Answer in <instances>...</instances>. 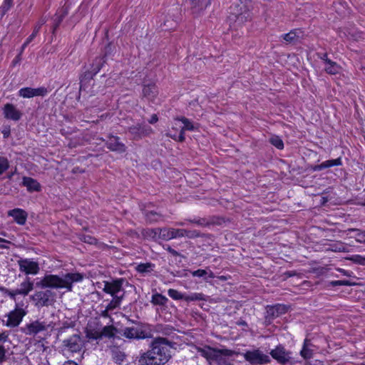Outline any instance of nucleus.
<instances>
[{"mask_svg":"<svg viewBox=\"0 0 365 365\" xmlns=\"http://www.w3.org/2000/svg\"><path fill=\"white\" fill-rule=\"evenodd\" d=\"M9 168V160L6 157L0 155V175L7 170Z\"/></svg>","mask_w":365,"mask_h":365,"instance_id":"c03bdc74","label":"nucleus"},{"mask_svg":"<svg viewBox=\"0 0 365 365\" xmlns=\"http://www.w3.org/2000/svg\"><path fill=\"white\" fill-rule=\"evenodd\" d=\"M8 215L12 217L14 221L20 225H24L26 223L28 217L26 212L20 208L9 210Z\"/></svg>","mask_w":365,"mask_h":365,"instance_id":"aec40b11","label":"nucleus"},{"mask_svg":"<svg viewBox=\"0 0 365 365\" xmlns=\"http://www.w3.org/2000/svg\"><path fill=\"white\" fill-rule=\"evenodd\" d=\"M252 18L250 5L247 2L240 0V2L233 4L230 7L228 21L231 29L237 31L243 25L250 21Z\"/></svg>","mask_w":365,"mask_h":365,"instance_id":"7ed1b4c3","label":"nucleus"},{"mask_svg":"<svg viewBox=\"0 0 365 365\" xmlns=\"http://www.w3.org/2000/svg\"><path fill=\"white\" fill-rule=\"evenodd\" d=\"M19 94L23 98H30L34 97V88H23L19 90Z\"/></svg>","mask_w":365,"mask_h":365,"instance_id":"79ce46f5","label":"nucleus"},{"mask_svg":"<svg viewBox=\"0 0 365 365\" xmlns=\"http://www.w3.org/2000/svg\"><path fill=\"white\" fill-rule=\"evenodd\" d=\"M283 39L287 43H294L298 38L297 30L294 29L282 36Z\"/></svg>","mask_w":365,"mask_h":365,"instance_id":"c9c22d12","label":"nucleus"},{"mask_svg":"<svg viewBox=\"0 0 365 365\" xmlns=\"http://www.w3.org/2000/svg\"><path fill=\"white\" fill-rule=\"evenodd\" d=\"M192 275L193 277H203L205 276H207L209 278L213 279L215 277L214 273L211 270H206V269H199L197 270L193 271L191 272ZM205 279H207L206 277H205Z\"/></svg>","mask_w":365,"mask_h":365,"instance_id":"7c9ffc66","label":"nucleus"},{"mask_svg":"<svg viewBox=\"0 0 365 365\" xmlns=\"http://www.w3.org/2000/svg\"><path fill=\"white\" fill-rule=\"evenodd\" d=\"M182 237H186L190 239L200 237L202 236L201 233L196 230H189L182 229Z\"/></svg>","mask_w":365,"mask_h":365,"instance_id":"e433bc0d","label":"nucleus"},{"mask_svg":"<svg viewBox=\"0 0 365 365\" xmlns=\"http://www.w3.org/2000/svg\"><path fill=\"white\" fill-rule=\"evenodd\" d=\"M215 349L216 348L208 345L195 347L197 352L199 353L201 356L204 357L210 364H212V357L214 356L213 354L215 351Z\"/></svg>","mask_w":365,"mask_h":365,"instance_id":"412c9836","label":"nucleus"},{"mask_svg":"<svg viewBox=\"0 0 365 365\" xmlns=\"http://www.w3.org/2000/svg\"><path fill=\"white\" fill-rule=\"evenodd\" d=\"M191 10L194 14H199L210 4V0H190Z\"/></svg>","mask_w":365,"mask_h":365,"instance_id":"4be33fe9","label":"nucleus"},{"mask_svg":"<svg viewBox=\"0 0 365 365\" xmlns=\"http://www.w3.org/2000/svg\"><path fill=\"white\" fill-rule=\"evenodd\" d=\"M179 237H182V229H175L171 227H163L160 229V239L168 241Z\"/></svg>","mask_w":365,"mask_h":365,"instance_id":"dca6fc26","label":"nucleus"},{"mask_svg":"<svg viewBox=\"0 0 365 365\" xmlns=\"http://www.w3.org/2000/svg\"><path fill=\"white\" fill-rule=\"evenodd\" d=\"M19 270L26 274H36L39 272V266L36 262L31 259H21L18 260Z\"/></svg>","mask_w":365,"mask_h":365,"instance_id":"9b49d317","label":"nucleus"},{"mask_svg":"<svg viewBox=\"0 0 365 365\" xmlns=\"http://www.w3.org/2000/svg\"><path fill=\"white\" fill-rule=\"evenodd\" d=\"M270 143L278 149H283L284 143L282 140L278 136H273L269 139Z\"/></svg>","mask_w":365,"mask_h":365,"instance_id":"49530a36","label":"nucleus"},{"mask_svg":"<svg viewBox=\"0 0 365 365\" xmlns=\"http://www.w3.org/2000/svg\"><path fill=\"white\" fill-rule=\"evenodd\" d=\"M158 120V118L157 115L156 114H153L151 116V118L149 120V123L150 124H153V123H155Z\"/></svg>","mask_w":365,"mask_h":365,"instance_id":"e2e57ef3","label":"nucleus"},{"mask_svg":"<svg viewBox=\"0 0 365 365\" xmlns=\"http://www.w3.org/2000/svg\"><path fill=\"white\" fill-rule=\"evenodd\" d=\"M87 75L85 74V76L82 78L81 80V86H80V91L81 92L83 90H86L87 88V86L89 83V78L86 76Z\"/></svg>","mask_w":365,"mask_h":365,"instance_id":"603ef678","label":"nucleus"},{"mask_svg":"<svg viewBox=\"0 0 365 365\" xmlns=\"http://www.w3.org/2000/svg\"><path fill=\"white\" fill-rule=\"evenodd\" d=\"M167 135L172 138L174 140H177V136L175 135H171L170 133H167Z\"/></svg>","mask_w":365,"mask_h":365,"instance_id":"774afa93","label":"nucleus"},{"mask_svg":"<svg viewBox=\"0 0 365 365\" xmlns=\"http://www.w3.org/2000/svg\"><path fill=\"white\" fill-rule=\"evenodd\" d=\"M5 293L12 299L16 301V297L19 294L16 292V289H6Z\"/></svg>","mask_w":365,"mask_h":365,"instance_id":"5fc2aeb1","label":"nucleus"},{"mask_svg":"<svg viewBox=\"0 0 365 365\" xmlns=\"http://www.w3.org/2000/svg\"><path fill=\"white\" fill-rule=\"evenodd\" d=\"M331 284L334 287L335 286H349L351 285V282L348 280H336L332 281Z\"/></svg>","mask_w":365,"mask_h":365,"instance_id":"864d4df0","label":"nucleus"},{"mask_svg":"<svg viewBox=\"0 0 365 365\" xmlns=\"http://www.w3.org/2000/svg\"><path fill=\"white\" fill-rule=\"evenodd\" d=\"M186 220L190 223L196 224L201 227H207V217H197L192 220L188 219Z\"/></svg>","mask_w":365,"mask_h":365,"instance_id":"a18cd8bd","label":"nucleus"},{"mask_svg":"<svg viewBox=\"0 0 365 365\" xmlns=\"http://www.w3.org/2000/svg\"><path fill=\"white\" fill-rule=\"evenodd\" d=\"M83 339L78 334H74L63 341V351L64 352L76 353L82 350L84 346Z\"/></svg>","mask_w":365,"mask_h":365,"instance_id":"0eeeda50","label":"nucleus"},{"mask_svg":"<svg viewBox=\"0 0 365 365\" xmlns=\"http://www.w3.org/2000/svg\"><path fill=\"white\" fill-rule=\"evenodd\" d=\"M317 56L319 58L324 61L326 64H328L331 61L328 58V55L327 53H317Z\"/></svg>","mask_w":365,"mask_h":365,"instance_id":"6e6d98bb","label":"nucleus"},{"mask_svg":"<svg viewBox=\"0 0 365 365\" xmlns=\"http://www.w3.org/2000/svg\"><path fill=\"white\" fill-rule=\"evenodd\" d=\"M168 302V299L161 294L156 293L152 296L151 303L154 305H165Z\"/></svg>","mask_w":365,"mask_h":365,"instance_id":"2f4dec72","label":"nucleus"},{"mask_svg":"<svg viewBox=\"0 0 365 365\" xmlns=\"http://www.w3.org/2000/svg\"><path fill=\"white\" fill-rule=\"evenodd\" d=\"M106 144L108 148L113 151L118 153H124L126 150L125 145L120 142V139L117 136H110Z\"/></svg>","mask_w":365,"mask_h":365,"instance_id":"a211bd4d","label":"nucleus"},{"mask_svg":"<svg viewBox=\"0 0 365 365\" xmlns=\"http://www.w3.org/2000/svg\"><path fill=\"white\" fill-rule=\"evenodd\" d=\"M168 295L173 299L175 300H185V294H182L181 292H178L176 289H170L168 291Z\"/></svg>","mask_w":365,"mask_h":365,"instance_id":"ea45409f","label":"nucleus"},{"mask_svg":"<svg viewBox=\"0 0 365 365\" xmlns=\"http://www.w3.org/2000/svg\"><path fill=\"white\" fill-rule=\"evenodd\" d=\"M207 227L210 225H220L225 222L222 218L217 216H210L207 217Z\"/></svg>","mask_w":365,"mask_h":365,"instance_id":"37998d69","label":"nucleus"},{"mask_svg":"<svg viewBox=\"0 0 365 365\" xmlns=\"http://www.w3.org/2000/svg\"><path fill=\"white\" fill-rule=\"evenodd\" d=\"M34 289V283L29 277H26L24 282L20 284V287L16 289L17 293L19 295L26 297L29 293Z\"/></svg>","mask_w":365,"mask_h":365,"instance_id":"a878e982","label":"nucleus"},{"mask_svg":"<svg viewBox=\"0 0 365 365\" xmlns=\"http://www.w3.org/2000/svg\"><path fill=\"white\" fill-rule=\"evenodd\" d=\"M128 132L133 138L138 140L145 136L149 135L152 132V128L146 125L138 123L128 128Z\"/></svg>","mask_w":365,"mask_h":365,"instance_id":"9d476101","label":"nucleus"},{"mask_svg":"<svg viewBox=\"0 0 365 365\" xmlns=\"http://www.w3.org/2000/svg\"><path fill=\"white\" fill-rule=\"evenodd\" d=\"M13 0H4V4L2 6V9L4 11L9 10L12 6Z\"/></svg>","mask_w":365,"mask_h":365,"instance_id":"13d9d810","label":"nucleus"},{"mask_svg":"<svg viewBox=\"0 0 365 365\" xmlns=\"http://www.w3.org/2000/svg\"><path fill=\"white\" fill-rule=\"evenodd\" d=\"M111 355L113 359L118 364H120L125 359V353L116 346L111 349Z\"/></svg>","mask_w":365,"mask_h":365,"instance_id":"cd10ccee","label":"nucleus"},{"mask_svg":"<svg viewBox=\"0 0 365 365\" xmlns=\"http://www.w3.org/2000/svg\"><path fill=\"white\" fill-rule=\"evenodd\" d=\"M349 259L354 263L363 265L365 264V257H362L359 255H353Z\"/></svg>","mask_w":365,"mask_h":365,"instance_id":"09e8293b","label":"nucleus"},{"mask_svg":"<svg viewBox=\"0 0 365 365\" xmlns=\"http://www.w3.org/2000/svg\"><path fill=\"white\" fill-rule=\"evenodd\" d=\"M266 309V319H273L274 318H277L280 315L285 314L288 310L287 306L280 304H277L273 306H267Z\"/></svg>","mask_w":365,"mask_h":365,"instance_id":"2eb2a0df","label":"nucleus"},{"mask_svg":"<svg viewBox=\"0 0 365 365\" xmlns=\"http://www.w3.org/2000/svg\"><path fill=\"white\" fill-rule=\"evenodd\" d=\"M204 301L205 300V297L202 293H194L191 295H186L185 297V301L186 302H191V301Z\"/></svg>","mask_w":365,"mask_h":365,"instance_id":"58836bf2","label":"nucleus"},{"mask_svg":"<svg viewBox=\"0 0 365 365\" xmlns=\"http://www.w3.org/2000/svg\"><path fill=\"white\" fill-rule=\"evenodd\" d=\"M83 279L82 274L79 273H68L60 277L55 274H48L36 282V287L40 288H65L68 291L71 290L72 284L79 282Z\"/></svg>","mask_w":365,"mask_h":365,"instance_id":"f03ea898","label":"nucleus"},{"mask_svg":"<svg viewBox=\"0 0 365 365\" xmlns=\"http://www.w3.org/2000/svg\"><path fill=\"white\" fill-rule=\"evenodd\" d=\"M93 245H95L99 250H106L108 248V246L101 242H98L96 239L93 238Z\"/></svg>","mask_w":365,"mask_h":365,"instance_id":"4d7b16f0","label":"nucleus"},{"mask_svg":"<svg viewBox=\"0 0 365 365\" xmlns=\"http://www.w3.org/2000/svg\"><path fill=\"white\" fill-rule=\"evenodd\" d=\"M342 165V161L341 158H338L336 159L328 160L319 165H316L312 168L314 171H319L324 170L325 168H331L333 166H339Z\"/></svg>","mask_w":365,"mask_h":365,"instance_id":"b1692460","label":"nucleus"},{"mask_svg":"<svg viewBox=\"0 0 365 365\" xmlns=\"http://www.w3.org/2000/svg\"><path fill=\"white\" fill-rule=\"evenodd\" d=\"M160 229H147L143 230L142 235L145 238L155 240L157 237L160 238Z\"/></svg>","mask_w":365,"mask_h":365,"instance_id":"c756f323","label":"nucleus"},{"mask_svg":"<svg viewBox=\"0 0 365 365\" xmlns=\"http://www.w3.org/2000/svg\"><path fill=\"white\" fill-rule=\"evenodd\" d=\"M239 353L228 349H215L212 357V362H216L219 365H231L232 362L227 359L233 355H237Z\"/></svg>","mask_w":365,"mask_h":365,"instance_id":"6e6552de","label":"nucleus"},{"mask_svg":"<svg viewBox=\"0 0 365 365\" xmlns=\"http://www.w3.org/2000/svg\"><path fill=\"white\" fill-rule=\"evenodd\" d=\"M116 329L113 326H105L101 331L93 330V340L103 337L110 339L115 336Z\"/></svg>","mask_w":365,"mask_h":365,"instance_id":"f3484780","label":"nucleus"},{"mask_svg":"<svg viewBox=\"0 0 365 365\" xmlns=\"http://www.w3.org/2000/svg\"><path fill=\"white\" fill-rule=\"evenodd\" d=\"M48 93V91L45 87H39L34 88V96H45Z\"/></svg>","mask_w":365,"mask_h":365,"instance_id":"de8ad7c7","label":"nucleus"},{"mask_svg":"<svg viewBox=\"0 0 365 365\" xmlns=\"http://www.w3.org/2000/svg\"><path fill=\"white\" fill-rule=\"evenodd\" d=\"M67 14H68V7H63L62 9V14L57 17L58 20H57V22H56V24L55 25L54 30L58 26V25L61 22V21L63 20V17L65 16H66Z\"/></svg>","mask_w":365,"mask_h":365,"instance_id":"8fccbe9b","label":"nucleus"},{"mask_svg":"<svg viewBox=\"0 0 365 365\" xmlns=\"http://www.w3.org/2000/svg\"><path fill=\"white\" fill-rule=\"evenodd\" d=\"M177 120L181 121L184 126L181 129H184V130H194L195 129V125L193 123L187 118L185 117H178L176 118Z\"/></svg>","mask_w":365,"mask_h":365,"instance_id":"72a5a7b5","label":"nucleus"},{"mask_svg":"<svg viewBox=\"0 0 365 365\" xmlns=\"http://www.w3.org/2000/svg\"><path fill=\"white\" fill-rule=\"evenodd\" d=\"M63 365H78L76 362L73 361H68L63 364Z\"/></svg>","mask_w":365,"mask_h":365,"instance_id":"0e129e2a","label":"nucleus"},{"mask_svg":"<svg viewBox=\"0 0 365 365\" xmlns=\"http://www.w3.org/2000/svg\"><path fill=\"white\" fill-rule=\"evenodd\" d=\"M43 24V22L42 23H39L38 24H37L36 26V27L34 28V31H33V33L29 36V37L27 38L28 39V41H32L33 39L36 37V36L37 35V34L38 33L39 30H40V28L41 26V25Z\"/></svg>","mask_w":365,"mask_h":365,"instance_id":"3c124183","label":"nucleus"},{"mask_svg":"<svg viewBox=\"0 0 365 365\" xmlns=\"http://www.w3.org/2000/svg\"><path fill=\"white\" fill-rule=\"evenodd\" d=\"M242 355L251 365H264L271 361L270 357L259 349L248 350Z\"/></svg>","mask_w":365,"mask_h":365,"instance_id":"39448f33","label":"nucleus"},{"mask_svg":"<svg viewBox=\"0 0 365 365\" xmlns=\"http://www.w3.org/2000/svg\"><path fill=\"white\" fill-rule=\"evenodd\" d=\"M179 142H183L185 140V130L184 129H181L179 135L177 138V140Z\"/></svg>","mask_w":365,"mask_h":365,"instance_id":"052dcab7","label":"nucleus"},{"mask_svg":"<svg viewBox=\"0 0 365 365\" xmlns=\"http://www.w3.org/2000/svg\"><path fill=\"white\" fill-rule=\"evenodd\" d=\"M27 312L20 307L18 303L16 304L15 309L10 312L8 314V319L6 322V324L9 327H17L22 321L24 316H26Z\"/></svg>","mask_w":365,"mask_h":365,"instance_id":"1a4fd4ad","label":"nucleus"},{"mask_svg":"<svg viewBox=\"0 0 365 365\" xmlns=\"http://www.w3.org/2000/svg\"><path fill=\"white\" fill-rule=\"evenodd\" d=\"M123 280L122 279H115L111 282L103 281L102 282H97L93 285L95 287V292L99 295L98 289H102L104 292L110 294L113 297V299L108 304L107 308L113 309L118 307L123 299L124 292L122 288Z\"/></svg>","mask_w":365,"mask_h":365,"instance_id":"20e7f679","label":"nucleus"},{"mask_svg":"<svg viewBox=\"0 0 365 365\" xmlns=\"http://www.w3.org/2000/svg\"><path fill=\"white\" fill-rule=\"evenodd\" d=\"M164 248L169 252L173 256L177 257L179 256L180 254L175 250L173 249L170 245H166Z\"/></svg>","mask_w":365,"mask_h":365,"instance_id":"bf43d9fd","label":"nucleus"},{"mask_svg":"<svg viewBox=\"0 0 365 365\" xmlns=\"http://www.w3.org/2000/svg\"><path fill=\"white\" fill-rule=\"evenodd\" d=\"M325 71L331 75H335L339 72L340 66L334 61H331L330 63L327 64Z\"/></svg>","mask_w":365,"mask_h":365,"instance_id":"473e14b6","label":"nucleus"},{"mask_svg":"<svg viewBox=\"0 0 365 365\" xmlns=\"http://www.w3.org/2000/svg\"><path fill=\"white\" fill-rule=\"evenodd\" d=\"M349 232H356V240L361 243H365V232L356 228H350L348 230Z\"/></svg>","mask_w":365,"mask_h":365,"instance_id":"a19ab883","label":"nucleus"},{"mask_svg":"<svg viewBox=\"0 0 365 365\" xmlns=\"http://www.w3.org/2000/svg\"><path fill=\"white\" fill-rule=\"evenodd\" d=\"M108 309L106 307V309L103 311L102 312V316L104 317H108Z\"/></svg>","mask_w":365,"mask_h":365,"instance_id":"338daca9","label":"nucleus"},{"mask_svg":"<svg viewBox=\"0 0 365 365\" xmlns=\"http://www.w3.org/2000/svg\"><path fill=\"white\" fill-rule=\"evenodd\" d=\"M291 353L285 349L282 345H278L270 351V355L278 363L285 364L291 359Z\"/></svg>","mask_w":365,"mask_h":365,"instance_id":"ddd939ff","label":"nucleus"},{"mask_svg":"<svg viewBox=\"0 0 365 365\" xmlns=\"http://www.w3.org/2000/svg\"><path fill=\"white\" fill-rule=\"evenodd\" d=\"M135 327H125L123 330V336L128 339H143L145 337V331L143 330L140 323H135Z\"/></svg>","mask_w":365,"mask_h":365,"instance_id":"4468645a","label":"nucleus"},{"mask_svg":"<svg viewBox=\"0 0 365 365\" xmlns=\"http://www.w3.org/2000/svg\"><path fill=\"white\" fill-rule=\"evenodd\" d=\"M145 216L150 223L158 222L160 218V215L155 211L145 212Z\"/></svg>","mask_w":365,"mask_h":365,"instance_id":"4c0bfd02","label":"nucleus"},{"mask_svg":"<svg viewBox=\"0 0 365 365\" xmlns=\"http://www.w3.org/2000/svg\"><path fill=\"white\" fill-rule=\"evenodd\" d=\"M312 344L309 339H304L303 347L300 351V355L304 359H309L312 358L314 350L312 349Z\"/></svg>","mask_w":365,"mask_h":365,"instance_id":"bb28decb","label":"nucleus"},{"mask_svg":"<svg viewBox=\"0 0 365 365\" xmlns=\"http://www.w3.org/2000/svg\"><path fill=\"white\" fill-rule=\"evenodd\" d=\"M143 96L150 101H153L158 94V90L155 83L144 85L143 88Z\"/></svg>","mask_w":365,"mask_h":365,"instance_id":"5701e85b","label":"nucleus"},{"mask_svg":"<svg viewBox=\"0 0 365 365\" xmlns=\"http://www.w3.org/2000/svg\"><path fill=\"white\" fill-rule=\"evenodd\" d=\"M4 115L7 119L19 120L21 117V112L16 107L10 103H7L4 108Z\"/></svg>","mask_w":365,"mask_h":365,"instance_id":"6ab92c4d","label":"nucleus"},{"mask_svg":"<svg viewBox=\"0 0 365 365\" xmlns=\"http://www.w3.org/2000/svg\"><path fill=\"white\" fill-rule=\"evenodd\" d=\"M154 264L150 262L141 263L136 267V270L142 274L150 272L153 270Z\"/></svg>","mask_w":365,"mask_h":365,"instance_id":"f704fd0d","label":"nucleus"},{"mask_svg":"<svg viewBox=\"0 0 365 365\" xmlns=\"http://www.w3.org/2000/svg\"><path fill=\"white\" fill-rule=\"evenodd\" d=\"M8 335L6 333L0 334V363L2 362L5 358L6 348L5 344L8 343Z\"/></svg>","mask_w":365,"mask_h":365,"instance_id":"c85d7f7f","label":"nucleus"},{"mask_svg":"<svg viewBox=\"0 0 365 365\" xmlns=\"http://www.w3.org/2000/svg\"><path fill=\"white\" fill-rule=\"evenodd\" d=\"M96 140V142H93V145L94 143L97 144V145H102V144H106V142H105V140L101 138H93V140Z\"/></svg>","mask_w":365,"mask_h":365,"instance_id":"680f3d73","label":"nucleus"},{"mask_svg":"<svg viewBox=\"0 0 365 365\" xmlns=\"http://www.w3.org/2000/svg\"><path fill=\"white\" fill-rule=\"evenodd\" d=\"M51 327L50 324L40 320H35L25 327V333L29 335H36L41 331L47 330Z\"/></svg>","mask_w":365,"mask_h":365,"instance_id":"f8f14e48","label":"nucleus"},{"mask_svg":"<svg viewBox=\"0 0 365 365\" xmlns=\"http://www.w3.org/2000/svg\"><path fill=\"white\" fill-rule=\"evenodd\" d=\"M30 299L36 307H48L54 302V293L51 290L38 291Z\"/></svg>","mask_w":365,"mask_h":365,"instance_id":"423d86ee","label":"nucleus"},{"mask_svg":"<svg viewBox=\"0 0 365 365\" xmlns=\"http://www.w3.org/2000/svg\"><path fill=\"white\" fill-rule=\"evenodd\" d=\"M22 184L29 192H38L41 190V185L34 178L24 177Z\"/></svg>","mask_w":365,"mask_h":365,"instance_id":"393cba45","label":"nucleus"},{"mask_svg":"<svg viewBox=\"0 0 365 365\" xmlns=\"http://www.w3.org/2000/svg\"><path fill=\"white\" fill-rule=\"evenodd\" d=\"M170 357L168 340L158 337L152 341L147 351L140 355L138 361L140 365H164Z\"/></svg>","mask_w":365,"mask_h":365,"instance_id":"f257e3e1","label":"nucleus"},{"mask_svg":"<svg viewBox=\"0 0 365 365\" xmlns=\"http://www.w3.org/2000/svg\"><path fill=\"white\" fill-rule=\"evenodd\" d=\"M31 41H28V39H26V41L24 42V43L22 45V47H21V50L23 51L26 46L27 45L30 43Z\"/></svg>","mask_w":365,"mask_h":365,"instance_id":"69168bd1","label":"nucleus"}]
</instances>
